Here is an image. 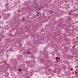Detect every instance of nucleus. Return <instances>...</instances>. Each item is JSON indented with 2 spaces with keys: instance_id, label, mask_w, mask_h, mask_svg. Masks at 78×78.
I'll list each match as a JSON object with an SVG mask.
<instances>
[{
  "instance_id": "f257e3e1",
  "label": "nucleus",
  "mask_w": 78,
  "mask_h": 78,
  "mask_svg": "<svg viewBox=\"0 0 78 78\" xmlns=\"http://www.w3.org/2000/svg\"><path fill=\"white\" fill-rule=\"evenodd\" d=\"M51 71H52L51 69H49V72H51Z\"/></svg>"
},
{
  "instance_id": "f03ea898",
  "label": "nucleus",
  "mask_w": 78,
  "mask_h": 78,
  "mask_svg": "<svg viewBox=\"0 0 78 78\" xmlns=\"http://www.w3.org/2000/svg\"><path fill=\"white\" fill-rule=\"evenodd\" d=\"M55 59H57V60L58 59V58L56 57Z\"/></svg>"
},
{
  "instance_id": "7ed1b4c3",
  "label": "nucleus",
  "mask_w": 78,
  "mask_h": 78,
  "mask_svg": "<svg viewBox=\"0 0 78 78\" xmlns=\"http://www.w3.org/2000/svg\"><path fill=\"white\" fill-rule=\"evenodd\" d=\"M22 20H23V21H24V20H25V19L23 18L22 19Z\"/></svg>"
},
{
  "instance_id": "20e7f679",
  "label": "nucleus",
  "mask_w": 78,
  "mask_h": 78,
  "mask_svg": "<svg viewBox=\"0 0 78 78\" xmlns=\"http://www.w3.org/2000/svg\"><path fill=\"white\" fill-rule=\"evenodd\" d=\"M19 72H20V71H21V69H19Z\"/></svg>"
},
{
  "instance_id": "39448f33",
  "label": "nucleus",
  "mask_w": 78,
  "mask_h": 78,
  "mask_svg": "<svg viewBox=\"0 0 78 78\" xmlns=\"http://www.w3.org/2000/svg\"><path fill=\"white\" fill-rule=\"evenodd\" d=\"M37 16H39V14H37Z\"/></svg>"
},
{
  "instance_id": "423d86ee",
  "label": "nucleus",
  "mask_w": 78,
  "mask_h": 78,
  "mask_svg": "<svg viewBox=\"0 0 78 78\" xmlns=\"http://www.w3.org/2000/svg\"><path fill=\"white\" fill-rule=\"evenodd\" d=\"M29 53V52H27V54H28Z\"/></svg>"
},
{
  "instance_id": "0eeeda50",
  "label": "nucleus",
  "mask_w": 78,
  "mask_h": 78,
  "mask_svg": "<svg viewBox=\"0 0 78 78\" xmlns=\"http://www.w3.org/2000/svg\"><path fill=\"white\" fill-rule=\"evenodd\" d=\"M29 53H30V54H31V53L29 52Z\"/></svg>"
},
{
  "instance_id": "6e6552de",
  "label": "nucleus",
  "mask_w": 78,
  "mask_h": 78,
  "mask_svg": "<svg viewBox=\"0 0 78 78\" xmlns=\"http://www.w3.org/2000/svg\"><path fill=\"white\" fill-rule=\"evenodd\" d=\"M39 16H41V15H40Z\"/></svg>"
}]
</instances>
